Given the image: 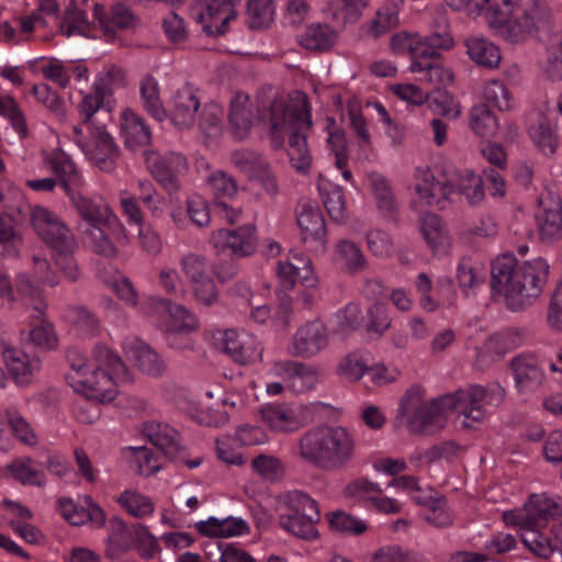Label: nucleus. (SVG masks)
<instances>
[{
    "label": "nucleus",
    "instance_id": "nucleus-4",
    "mask_svg": "<svg viewBox=\"0 0 562 562\" xmlns=\"http://www.w3.org/2000/svg\"><path fill=\"white\" fill-rule=\"evenodd\" d=\"M297 457L311 467L327 473L347 469L357 454L353 435L340 425H318L302 435Z\"/></svg>",
    "mask_w": 562,
    "mask_h": 562
},
{
    "label": "nucleus",
    "instance_id": "nucleus-29",
    "mask_svg": "<svg viewBox=\"0 0 562 562\" xmlns=\"http://www.w3.org/2000/svg\"><path fill=\"white\" fill-rule=\"evenodd\" d=\"M121 131L125 145L133 150L150 144L151 133L142 116L127 110L122 114Z\"/></svg>",
    "mask_w": 562,
    "mask_h": 562
},
{
    "label": "nucleus",
    "instance_id": "nucleus-50",
    "mask_svg": "<svg viewBox=\"0 0 562 562\" xmlns=\"http://www.w3.org/2000/svg\"><path fill=\"white\" fill-rule=\"evenodd\" d=\"M547 52L543 65L546 77L552 81L562 79V33H555L549 41L542 42Z\"/></svg>",
    "mask_w": 562,
    "mask_h": 562
},
{
    "label": "nucleus",
    "instance_id": "nucleus-10",
    "mask_svg": "<svg viewBox=\"0 0 562 562\" xmlns=\"http://www.w3.org/2000/svg\"><path fill=\"white\" fill-rule=\"evenodd\" d=\"M561 515L562 506L558 501L546 495H533L522 509L505 514V519L520 528L539 529Z\"/></svg>",
    "mask_w": 562,
    "mask_h": 562
},
{
    "label": "nucleus",
    "instance_id": "nucleus-20",
    "mask_svg": "<svg viewBox=\"0 0 562 562\" xmlns=\"http://www.w3.org/2000/svg\"><path fill=\"white\" fill-rule=\"evenodd\" d=\"M122 346L127 359L145 374L158 376L165 371L166 366L159 355L139 338L126 337Z\"/></svg>",
    "mask_w": 562,
    "mask_h": 562
},
{
    "label": "nucleus",
    "instance_id": "nucleus-48",
    "mask_svg": "<svg viewBox=\"0 0 562 562\" xmlns=\"http://www.w3.org/2000/svg\"><path fill=\"white\" fill-rule=\"evenodd\" d=\"M262 419L274 430L293 431L299 420L292 408L285 405H268L260 411Z\"/></svg>",
    "mask_w": 562,
    "mask_h": 562
},
{
    "label": "nucleus",
    "instance_id": "nucleus-22",
    "mask_svg": "<svg viewBox=\"0 0 562 562\" xmlns=\"http://www.w3.org/2000/svg\"><path fill=\"white\" fill-rule=\"evenodd\" d=\"M201 103L195 92L190 87L179 89L171 98L170 119L172 123L181 128H191L196 119V112Z\"/></svg>",
    "mask_w": 562,
    "mask_h": 562
},
{
    "label": "nucleus",
    "instance_id": "nucleus-62",
    "mask_svg": "<svg viewBox=\"0 0 562 562\" xmlns=\"http://www.w3.org/2000/svg\"><path fill=\"white\" fill-rule=\"evenodd\" d=\"M133 539L136 544V550L143 559L150 560L160 552L157 538L147 527L140 524L133 525Z\"/></svg>",
    "mask_w": 562,
    "mask_h": 562
},
{
    "label": "nucleus",
    "instance_id": "nucleus-45",
    "mask_svg": "<svg viewBox=\"0 0 562 562\" xmlns=\"http://www.w3.org/2000/svg\"><path fill=\"white\" fill-rule=\"evenodd\" d=\"M469 126L480 137H493L498 132L499 123L486 103H477L469 111Z\"/></svg>",
    "mask_w": 562,
    "mask_h": 562
},
{
    "label": "nucleus",
    "instance_id": "nucleus-58",
    "mask_svg": "<svg viewBox=\"0 0 562 562\" xmlns=\"http://www.w3.org/2000/svg\"><path fill=\"white\" fill-rule=\"evenodd\" d=\"M279 503L289 510L290 515L319 512L317 503L301 491H289L281 494Z\"/></svg>",
    "mask_w": 562,
    "mask_h": 562
},
{
    "label": "nucleus",
    "instance_id": "nucleus-24",
    "mask_svg": "<svg viewBox=\"0 0 562 562\" xmlns=\"http://www.w3.org/2000/svg\"><path fill=\"white\" fill-rule=\"evenodd\" d=\"M228 126L236 139H244L249 134L252 126V106L248 94L237 92L231 100Z\"/></svg>",
    "mask_w": 562,
    "mask_h": 562
},
{
    "label": "nucleus",
    "instance_id": "nucleus-53",
    "mask_svg": "<svg viewBox=\"0 0 562 562\" xmlns=\"http://www.w3.org/2000/svg\"><path fill=\"white\" fill-rule=\"evenodd\" d=\"M117 503L130 515L136 518L150 516L155 510V504L150 497L135 491L126 490L117 498Z\"/></svg>",
    "mask_w": 562,
    "mask_h": 562
},
{
    "label": "nucleus",
    "instance_id": "nucleus-6",
    "mask_svg": "<svg viewBox=\"0 0 562 562\" xmlns=\"http://www.w3.org/2000/svg\"><path fill=\"white\" fill-rule=\"evenodd\" d=\"M67 360L76 375H71L78 384L77 391L99 402H111L117 394V384L127 379H119L114 374L88 368V359L78 349L67 351Z\"/></svg>",
    "mask_w": 562,
    "mask_h": 562
},
{
    "label": "nucleus",
    "instance_id": "nucleus-52",
    "mask_svg": "<svg viewBox=\"0 0 562 562\" xmlns=\"http://www.w3.org/2000/svg\"><path fill=\"white\" fill-rule=\"evenodd\" d=\"M413 499L419 504L428 506V510L425 514V520L436 528H447L453 524L452 514L446 508V502L443 498H422L417 495H413Z\"/></svg>",
    "mask_w": 562,
    "mask_h": 562
},
{
    "label": "nucleus",
    "instance_id": "nucleus-43",
    "mask_svg": "<svg viewBox=\"0 0 562 562\" xmlns=\"http://www.w3.org/2000/svg\"><path fill=\"white\" fill-rule=\"evenodd\" d=\"M133 530L128 531L120 518L110 520V532L105 541V555L110 560H117L125 554L132 544Z\"/></svg>",
    "mask_w": 562,
    "mask_h": 562
},
{
    "label": "nucleus",
    "instance_id": "nucleus-16",
    "mask_svg": "<svg viewBox=\"0 0 562 562\" xmlns=\"http://www.w3.org/2000/svg\"><path fill=\"white\" fill-rule=\"evenodd\" d=\"M328 345V333L319 321L307 322L292 337L289 353L293 357L312 358Z\"/></svg>",
    "mask_w": 562,
    "mask_h": 562
},
{
    "label": "nucleus",
    "instance_id": "nucleus-36",
    "mask_svg": "<svg viewBox=\"0 0 562 562\" xmlns=\"http://www.w3.org/2000/svg\"><path fill=\"white\" fill-rule=\"evenodd\" d=\"M409 70L419 74V81L435 87L446 86L453 81V74L450 69L443 68L439 58H420L412 61Z\"/></svg>",
    "mask_w": 562,
    "mask_h": 562
},
{
    "label": "nucleus",
    "instance_id": "nucleus-32",
    "mask_svg": "<svg viewBox=\"0 0 562 562\" xmlns=\"http://www.w3.org/2000/svg\"><path fill=\"white\" fill-rule=\"evenodd\" d=\"M195 527L201 535L222 538L240 536L249 531L248 524L237 517H226L223 519L210 517L206 520L196 522Z\"/></svg>",
    "mask_w": 562,
    "mask_h": 562
},
{
    "label": "nucleus",
    "instance_id": "nucleus-37",
    "mask_svg": "<svg viewBox=\"0 0 562 562\" xmlns=\"http://www.w3.org/2000/svg\"><path fill=\"white\" fill-rule=\"evenodd\" d=\"M368 183L383 216L395 217L397 203L387 179L380 172L373 171L368 175Z\"/></svg>",
    "mask_w": 562,
    "mask_h": 562
},
{
    "label": "nucleus",
    "instance_id": "nucleus-64",
    "mask_svg": "<svg viewBox=\"0 0 562 562\" xmlns=\"http://www.w3.org/2000/svg\"><path fill=\"white\" fill-rule=\"evenodd\" d=\"M207 183L212 194L217 199H232L237 193L236 180L222 170L211 173Z\"/></svg>",
    "mask_w": 562,
    "mask_h": 562
},
{
    "label": "nucleus",
    "instance_id": "nucleus-42",
    "mask_svg": "<svg viewBox=\"0 0 562 562\" xmlns=\"http://www.w3.org/2000/svg\"><path fill=\"white\" fill-rule=\"evenodd\" d=\"M88 368L110 372L119 379L128 378L127 368L121 357L103 344L93 348L91 359L88 360Z\"/></svg>",
    "mask_w": 562,
    "mask_h": 562
},
{
    "label": "nucleus",
    "instance_id": "nucleus-8",
    "mask_svg": "<svg viewBox=\"0 0 562 562\" xmlns=\"http://www.w3.org/2000/svg\"><path fill=\"white\" fill-rule=\"evenodd\" d=\"M514 389L519 396L530 397L544 389L548 383L544 362L535 352L524 351L508 362Z\"/></svg>",
    "mask_w": 562,
    "mask_h": 562
},
{
    "label": "nucleus",
    "instance_id": "nucleus-63",
    "mask_svg": "<svg viewBox=\"0 0 562 562\" xmlns=\"http://www.w3.org/2000/svg\"><path fill=\"white\" fill-rule=\"evenodd\" d=\"M32 93L35 95L36 100L54 113L59 121H64L66 119L63 100L48 85H34Z\"/></svg>",
    "mask_w": 562,
    "mask_h": 562
},
{
    "label": "nucleus",
    "instance_id": "nucleus-7",
    "mask_svg": "<svg viewBox=\"0 0 562 562\" xmlns=\"http://www.w3.org/2000/svg\"><path fill=\"white\" fill-rule=\"evenodd\" d=\"M85 134L82 126L71 127V138L85 156L100 170L111 172L116 168L120 149L114 138L103 126L88 125Z\"/></svg>",
    "mask_w": 562,
    "mask_h": 562
},
{
    "label": "nucleus",
    "instance_id": "nucleus-28",
    "mask_svg": "<svg viewBox=\"0 0 562 562\" xmlns=\"http://www.w3.org/2000/svg\"><path fill=\"white\" fill-rule=\"evenodd\" d=\"M454 191L462 194L471 205L480 204L485 196L483 180L471 169H461L452 172L449 178Z\"/></svg>",
    "mask_w": 562,
    "mask_h": 562
},
{
    "label": "nucleus",
    "instance_id": "nucleus-15",
    "mask_svg": "<svg viewBox=\"0 0 562 562\" xmlns=\"http://www.w3.org/2000/svg\"><path fill=\"white\" fill-rule=\"evenodd\" d=\"M415 181V192L424 205L443 207L441 204L452 194L449 178H438L428 167L416 168Z\"/></svg>",
    "mask_w": 562,
    "mask_h": 562
},
{
    "label": "nucleus",
    "instance_id": "nucleus-60",
    "mask_svg": "<svg viewBox=\"0 0 562 562\" xmlns=\"http://www.w3.org/2000/svg\"><path fill=\"white\" fill-rule=\"evenodd\" d=\"M327 521L335 532L361 535L367 530L364 521L345 512L328 513Z\"/></svg>",
    "mask_w": 562,
    "mask_h": 562
},
{
    "label": "nucleus",
    "instance_id": "nucleus-31",
    "mask_svg": "<svg viewBox=\"0 0 562 562\" xmlns=\"http://www.w3.org/2000/svg\"><path fill=\"white\" fill-rule=\"evenodd\" d=\"M94 19L108 34H114L117 30H128L135 25L136 19L133 12L123 4L111 7L108 13L100 4L93 5Z\"/></svg>",
    "mask_w": 562,
    "mask_h": 562
},
{
    "label": "nucleus",
    "instance_id": "nucleus-61",
    "mask_svg": "<svg viewBox=\"0 0 562 562\" xmlns=\"http://www.w3.org/2000/svg\"><path fill=\"white\" fill-rule=\"evenodd\" d=\"M0 114L7 117L14 131L22 137H26L29 134L25 115L20 109L16 101L10 97L0 95Z\"/></svg>",
    "mask_w": 562,
    "mask_h": 562
},
{
    "label": "nucleus",
    "instance_id": "nucleus-30",
    "mask_svg": "<svg viewBox=\"0 0 562 562\" xmlns=\"http://www.w3.org/2000/svg\"><path fill=\"white\" fill-rule=\"evenodd\" d=\"M420 233L434 254H445L450 238L441 220L434 213H424L419 220Z\"/></svg>",
    "mask_w": 562,
    "mask_h": 562
},
{
    "label": "nucleus",
    "instance_id": "nucleus-11",
    "mask_svg": "<svg viewBox=\"0 0 562 562\" xmlns=\"http://www.w3.org/2000/svg\"><path fill=\"white\" fill-rule=\"evenodd\" d=\"M145 161L150 175L167 191L180 190L179 176L188 170L186 157L179 153L169 151L164 155L146 153Z\"/></svg>",
    "mask_w": 562,
    "mask_h": 562
},
{
    "label": "nucleus",
    "instance_id": "nucleus-14",
    "mask_svg": "<svg viewBox=\"0 0 562 562\" xmlns=\"http://www.w3.org/2000/svg\"><path fill=\"white\" fill-rule=\"evenodd\" d=\"M218 348L234 361L246 364L262 358V347L256 336L247 331L227 329L217 339Z\"/></svg>",
    "mask_w": 562,
    "mask_h": 562
},
{
    "label": "nucleus",
    "instance_id": "nucleus-23",
    "mask_svg": "<svg viewBox=\"0 0 562 562\" xmlns=\"http://www.w3.org/2000/svg\"><path fill=\"white\" fill-rule=\"evenodd\" d=\"M143 434L171 460L175 459L181 450L178 431L167 424L146 422L143 425Z\"/></svg>",
    "mask_w": 562,
    "mask_h": 562
},
{
    "label": "nucleus",
    "instance_id": "nucleus-21",
    "mask_svg": "<svg viewBox=\"0 0 562 562\" xmlns=\"http://www.w3.org/2000/svg\"><path fill=\"white\" fill-rule=\"evenodd\" d=\"M297 225L301 229L303 243L315 251H324L326 227L321 211L311 205H302L297 213Z\"/></svg>",
    "mask_w": 562,
    "mask_h": 562
},
{
    "label": "nucleus",
    "instance_id": "nucleus-57",
    "mask_svg": "<svg viewBox=\"0 0 562 562\" xmlns=\"http://www.w3.org/2000/svg\"><path fill=\"white\" fill-rule=\"evenodd\" d=\"M89 31L88 16L82 8L68 5L60 22V32L69 37L75 34L86 35Z\"/></svg>",
    "mask_w": 562,
    "mask_h": 562
},
{
    "label": "nucleus",
    "instance_id": "nucleus-38",
    "mask_svg": "<svg viewBox=\"0 0 562 562\" xmlns=\"http://www.w3.org/2000/svg\"><path fill=\"white\" fill-rule=\"evenodd\" d=\"M337 40V33L325 23H313L299 35V44L308 50L326 52L330 49Z\"/></svg>",
    "mask_w": 562,
    "mask_h": 562
},
{
    "label": "nucleus",
    "instance_id": "nucleus-18",
    "mask_svg": "<svg viewBox=\"0 0 562 562\" xmlns=\"http://www.w3.org/2000/svg\"><path fill=\"white\" fill-rule=\"evenodd\" d=\"M57 509L74 526L89 522L93 528H102L105 525L104 510L90 496H85L82 505H78L71 498L59 497Z\"/></svg>",
    "mask_w": 562,
    "mask_h": 562
},
{
    "label": "nucleus",
    "instance_id": "nucleus-59",
    "mask_svg": "<svg viewBox=\"0 0 562 562\" xmlns=\"http://www.w3.org/2000/svg\"><path fill=\"white\" fill-rule=\"evenodd\" d=\"M251 468L260 477L269 482H276L284 475L282 461L273 456H257L251 462Z\"/></svg>",
    "mask_w": 562,
    "mask_h": 562
},
{
    "label": "nucleus",
    "instance_id": "nucleus-39",
    "mask_svg": "<svg viewBox=\"0 0 562 562\" xmlns=\"http://www.w3.org/2000/svg\"><path fill=\"white\" fill-rule=\"evenodd\" d=\"M140 103L144 111L154 120L162 122L167 117V111L164 108L160 98V88L158 81L150 75H146L139 81Z\"/></svg>",
    "mask_w": 562,
    "mask_h": 562
},
{
    "label": "nucleus",
    "instance_id": "nucleus-44",
    "mask_svg": "<svg viewBox=\"0 0 562 562\" xmlns=\"http://www.w3.org/2000/svg\"><path fill=\"white\" fill-rule=\"evenodd\" d=\"M524 342L522 334L519 329L507 328L491 335L484 342V351L495 359H501L507 352L520 347Z\"/></svg>",
    "mask_w": 562,
    "mask_h": 562
},
{
    "label": "nucleus",
    "instance_id": "nucleus-35",
    "mask_svg": "<svg viewBox=\"0 0 562 562\" xmlns=\"http://www.w3.org/2000/svg\"><path fill=\"white\" fill-rule=\"evenodd\" d=\"M319 512L306 514H281L279 516L280 526L288 532L305 540H314L318 537L315 525L319 521Z\"/></svg>",
    "mask_w": 562,
    "mask_h": 562
},
{
    "label": "nucleus",
    "instance_id": "nucleus-12",
    "mask_svg": "<svg viewBox=\"0 0 562 562\" xmlns=\"http://www.w3.org/2000/svg\"><path fill=\"white\" fill-rule=\"evenodd\" d=\"M210 243L218 252L229 250L235 257H249L257 249L256 227L247 224L233 229L221 228L212 233Z\"/></svg>",
    "mask_w": 562,
    "mask_h": 562
},
{
    "label": "nucleus",
    "instance_id": "nucleus-40",
    "mask_svg": "<svg viewBox=\"0 0 562 562\" xmlns=\"http://www.w3.org/2000/svg\"><path fill=\"white\" fill-rule=\"evenodd\" d=\"M149 305L159 315H169L175 321V330H192L198 327L194 316L181 304L172 303L170 300L153 296Z\"/></svg>",
    "mask_w": 562,
    "mask_h": 562
},
{
    "label": "nucleus",
    "instance_id": "nucleus-19",
    "mask_svg": "<svg viewBox=\"0 0 562 562\" xmlns=\"http://www.w3.org/2000/svg\"><path fill=\"white\" fill-rule=\"evenodd\" d=\"M274 374L283 380L286 390L293 393H305L313 390L318 376L316 370L303 362L283 360L274 363Z\"/></svg>",
    "mask_w": 562,
    "mask_h": 562
},
{
    "label": "nucleus",
    "instance_id": "nucleus-33",
    "mask_svg": "<svg viewBox=\"0 0 562 562\" xmlns=\"http://www.w3.org/2000/svg\"><path fill=\"white\" fill-rule=\"evenodd\" d=\"M467 54L476 65L495 69L498 67L502 56L498 47L482 36H471L464 40Z\"/></svg>",
    "mask_w": 562,
    "mask_h": 562
},
{
    "label": "nucleus",
    "instance_id": "nucleus-55",
    "mask_svg": "<svg viewBox=\"0 0 562 562\" xmlns=\"http://www.w3.org/2000/svg\"><path fill=\"white\" fill-rule=\"evenodd\" d=\"M452 45L453 40L446 30L426 36L419 35V56L420 58H439V50L449 49Z\"/></svg>",
    "mask_w": 562,
    "mask_h": 562
},
{
    "label": "nucleus",
    "instance_id": "nucleus-26",
    "mask_svg": "<svg viewBox=\"0 0 562 562\" xmlns=\"http://www.w3.org/2000/svg\"><path fill=\"white\" fill-rule=\"evenodd\" d=\"M334 261L338 268L349 274L366 270L368 261L358 244L349 239H340L335 246Z\"/></svg>",
    "mask_w": 562,
    "mask_h": 562
},
{
    "label": "nucleus",
    "instance_id": "nucleus-46",
    "mask_svg": "<svg viewBox=\"0 0 562 562\" xmlns=\"http://www.w3.org/2000/svg\"><path fill=\"white\" fill-rule=\"evenodd\" d=\"M304 131L305 130H297L291 132L288 147L289 161L292 168L302 173L310 171L313 160Z\"/></svg>",
    "mask_w": 562,
    "mask_h": 562
},
{
    "label": "nucleus",
    "instance_id": "nucleus-5",
    "mask_svg": "<svg viewBox=\"0 0 562 562\" xmlns=\"http://www.w3.org/2000/svg\"><path fill=\"white\" fill-rule=\"evenodd\" d=\"M259 121L268 130L271 147L280 150L284 146L285 136L291 132L312 127L308 100L303 93H297L289 101L276 98L260 110Z\"/></svg>",
    "mask_w": 562,
    "mask_h": 562
},
{
    "label": "nucleus",
    "instance_id": "nucleus-56",
    "mask_svg": "<svg viewBox=\"0 0 562 562\" xmlns=\"http://www.w3.org/2000/svg\"><path fill=\"white\" fill-rule=\"evenodd\" d=\"M521 529V541L526 548L532 553L541 558H549L558 550V543L550 540L547 536L542 535L539 529L532 528H520Z\"/></svg>",
    "mask_w": 562,
    "mask_h": 562
},
{
    "label": "nucleus",
    "instance_id": "nucleus-49",
    "mask_svg": "<svg viewBox=\"0 0 562 562\" xmlns=\"http://www.w3.org/2000/svg\"><path fill=\"white\" fill-rule=\"evenodd\" d=\"M529 135L537 148L547 156L553 155L558 147V135L554 125L546 117L530 126Z\"/></svg>",
    "mask_w": 562,
    "mask_h": 562
},
{
    "label": "nucleus",
    "instance_id": "nucleus-54",
    "mask_svg": "<svg viewBox=\"0 0 562 562\" xmlns=\"http://www.w3.org/2000/svg\"><path fill=\"white\" fill-rule=\"evenodd\" d=\"M273 0H249L247 4V24L251 30L267 27L273 20Z\"/></svg>",
    "mask_w": 562,
    "mask_h": 562
},
{
    "label": "nucleus",
    "instance_id": "nucleus-41",
    "mask_svg": "<svg viewBox=\"0 0 562 562\" xmlns=\"http://www.w3.org/2000/svg\"><path fill=\"white\" fill-rule=\"evenodd\" d=\"M317 188L329 216L336 222H342L347 216L342 188L323 177L319 178Z\"/></svg>",
    "mask_w": 562,
    "mask_h": 562
},
{
    "label": "nucleus",
    "instance_id": "nucleus-51",
    "mask_svg": "<svg viewBox=\"0 0 562 562\" xmlns=\"http://www.w3.org/2000/svg\"><path fill=\"white\" fill-rule=\"evenodd\" d=\"M402 4L403 0H387L376 12V16L370 27V32L374 37L382 36L398 24V12Z\"/></svg>",
    "mask_w": 562,
    "mask_h": 562
},
{
    "label": "nucleus",
    "instance_id": "nucleus-25",
    "mask_svg": "<svg viewBox=\"0 0 562 562\" xmlns=\"http://www.w3.org/2000/svg\"><path fill=\"white\" fill-rule=\"evenodd\" d=\"M45 164L59 178V184L65 193L75 190L81 183V177L71 158L61 149H55L46 154Z\"/></svg>",
    "mask_w": 562,
    "mask_h": 562
},
{
    "label": "nucleus",
    "instance_id": "nucleus-27",
    "mask_svg": "<svg viewBox=\"0 0 562 562\" xmlns=\"http://www.w3.org/2000/svg\"><path fill=\"white\" fill-rule=\"evenodd\" d=\"M121 70L112 68L100 77L93 85L92 90L82 97L78 104V110L82 116V124L87 127L95 112L101 108L104 100V90L114 77H121Z\"/></svg>",
    "mask_w": 562,
    "mask_h": 562
},
{
    "label": "nucleus",
    "instance_id": "nucleus-1",
    "mask_svg": "<svg viewBox=\"0 0 562 562\" xmlns=\"http://www.w3.org/2000/svg\"><path fill=\"white\" fill-rule=\"evenodd\" d=\"M504 397L505 390L496 383L472 384L430 401L425 400L424 389L413 386L400 402L396 420L403 424L404 418L411 432L434 434L445 427L446 414L454 411L461 427L474 429L486 419L488 407L498 406Z\"/></svg>",
    "mask_w": 562,
    "mask_h": 562
},
{
    "label": "nucleus",
    "instance_id": "nucleus-2",
    "mask_svg": "<svg viewBox=\"0 0 562 562\" xmlns=\"http://www.w3.org/2000/svg\"><path fill=\"white\" fill-rule=\"evenodd\" d=\"M492 288L505 297L506 306L518 312L530 306L541 294L548 280L549 265L542 258L518 263L510 255L492 263Z\"/></svg>",
    "mask_w": 562,
    "mask_h": 562
},
{
    "label": "nucleus",
    "instance_id": "nucleus-34",
    "mask_svg": "<svg viewBox=\"0 0 562 562\" xmlns=\"http://www.w3.org/2000/svg\"><path fill=\"white\" fill-rule=\"evenodd\" d=\"M5 366L18 384H26L31 376L40 369V360L30 358L25 352L14 348L3 350Z\"/></svg>",
    "mask_w": 562,
    "mask_h": 562
},
{
    "label": "nucleus",
    "instance_id": "nucleus-3",
    "mask_svg": "<svg viewBox=\"0 0 562 562\" xmlns=\"http://www.w3.org/2000/svg\"><path fill=\"white\" fill-rule=\"evenodd\" d=\"M80 218L79 229L93 252L114 258L119 255L117 244L124 246L128 236L124 224L101 199L83 195L72 190L66 193Z\"/></svg>",
    "mask_w": 562,
    "mask_h": 562
},
{
    "label": "nucleus",
    "instance_id": "nucleus-13",
    "mask_svg": "<svg viewBox=\"0 0 562 562\" xmlns=\"http://www.w3.org/2000/svg\"><path fill=\"white\" fill-rule=\"evenodd\" d=\"M522 9L524 26L537 36L542 43L562 33V29L554 24L553 13L546 0H519Z\"/></svg>",
    "mask_w": 562,
    "mask_h": 562
},
{
    "label": "nucleus",
    "instance_id": "nucleus-9",
    "mask_svg": "<svg viewBox=\"0 0 562 562\" xmlns=\"http://www.w3.org/2000/svg\"><path fill=\"white\" fill-rule=\"evenodd\" d=\"M240 0H194L191 16L210 36H218L227 31L228 24L237 18L236 5Z\"/></svg>",
    "mask_w": 562,
    "mask_h": 562
},
{
    "label": "nucleus",
    "instance_id": "nucleus-47",
    "mask_svg": "<svg viewBox=\"0 0 562 562\" xmlns=\"http://www.w3.org/2000/svg\"><path fill=\"white\" fill-rule=\"evenodd\" d=\"M32 464L33 460L30 457L16 458L5 467V470L22 485L42 487L46 484V476L44 472L34 469Z\"/></svg>",
    "mask_w": 562,
    "mask_h": 562
},
{
    "label": "nucleus",
    "instance_id": "nucleus-17",
    "mask_svg": "<svg viewBox=\"0 0 562 562\" xmlns=\"http://www.w3.org/2000/svg\"><path fill=\"white\" fill-rule=\"evenodd\" d=\"M277 276L283 289H292L296 282L313 288L316 282L311 259L302 252H291L277 266Z\"/></svg>",
    "mask_w": 562,
    "mask_h": 562
}]
</instances>
